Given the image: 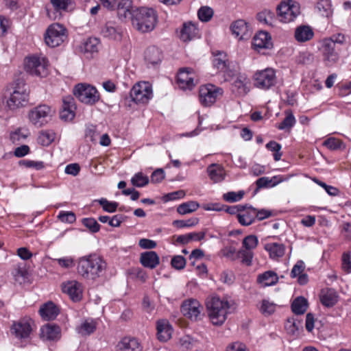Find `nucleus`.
I'll return each mask as SVG.
<instances>
[{"instance_id": "4d7b16f0", "label": "nucleus", "mask_w": 351, "mask_h": 351, "mask_svg": "<svg viewBox=\"0 0 351 351\" xmlns=\"http://www.w3.org/2000/svg\"><path fill=\"white\" fill-rule=\"evenodd\" d=\"M321 14L326 16L329 17L332 15L331 5L327 1H321L317 3V5Z\"/></svg>"}, {"instance_id": "cd10ccee", "label": "nucleus", "mask_w": 351, "mask_h": 351, "mask_svg": "<svg viewBox=\"0 0 351 351\" xmlns=\"http://www.w3.org/2000/svg\"><path fill=\"white\" fill-rule=\"evenodd\" d=\"M119 351H142L143 346L138 339L124 337L117 345Z\"/></svg>"}, {"instance_id": "6e6d98bb", "label": "nucleus", "mask_w": 351, "mask_h": 351, "mask_svg": "<svg viewBox=\"0 0 351 351\" xmlns=\"http://www.w3.org/2000/svg\"><path fill=\"white\" fill-rule=\"evenodd\" d=\"M82 223L93 233L97 232L100 229V225L93 218H84L82 220Z\"/></svg>"}, {"instance_id": "680f3d73", "label": "nucleus", "mask_w": 351, "mask_h": 351, "mask_svg": "<svg viewBox=\"0 0 351 351\" xmlns=\"http://www.w3.org/2000/svg\"><path fill=\"white\" fill-rule=\"evenodd\" d=\"M324 145L331 150H336L341 148L343 143L337 138H329L324 142Z\"/></svg>"}, {"instance_id": "49530a36", "label": "nucleus", "mask_w": 351, "mask_h": 351, "mask_svg": "<svg viewBox=\"0 0 351 351\" xmlns=\"http://www.w3.org/2000/svg\"><path fill=\"white\" fill-rule=\"evenodd\" d=\"M266 148L274 152V158L276 161H278L280 160L282 156V152H280V144L274 141H271L266 144Z\"/></svg>"}, {"instance_id": "2eb2a0df", "label": "nucleus", "mask_w": 351, "mask_h": 351, "mask_svg": "<svg viewBox=\"0 0 351 351\" xmlns=\"http://www.w3.org/2000/svg\"><path fill=\"white\" fill-rule=\"evenodd\" d=\"M324 62L327 66H332L339 60V53L332 41L324 39L320 49Z\"/></svg>"}, {"instance_id": "bb28decb", "label": "nucleus", "mask_w": 351, "mask_h": 351, "mask_svg": "<svg viewBox=\"0 0 351 351\" xmlns=\"http://www.w3.org/2000/svg\"><path fill=\"white\" fill-rule=\"evenodd\" d=\"M39 313L44 320H53L59 314V309L54 303L48 302L40 306Z\"/></svg>"}, {"instance_id": "4468645a", "label": "nucleus", "mask_w": 351, "mask_h": 351, "mask_svg": "<svg viewBox=\"0 0 351 351\" xmlns=\"http://www.w3.org/2000/svg\"><path fill=\"white\" fill-rule=\"evenodd\" d=\"M32 319L28 317L14 322L10 328L11 334L19 339L29 338L32 331Z\"/></svg>"}, {"instance_id": "603ef678", "label": "nucleus", "mask_w": 351, "mask_h": 351, "mask_svg": "<svg viewBox=\"0 0 351 351\" xmlns=\"http://www.w3.org/2000/svg\"><path fill=\"white\" fill-rule=\"evenodd\" d=\"M55 138V134L51 131H43L38 136L39 142L44 146L49 145Z\"/></svg>"}, {"instance_id": "5fc2aeb1", "label": "nucleus", "mask_w": 351, "mask_h": 351, "mask_svg": "<svg viewBox=\"0 0 351 351\" xmlns=\"http://www.w3.org/2000/svg\"><path fill=\"white\" fill-rule=\"evenodd\" d=\"M58 265L64 269H70L75 266L74 258L71 256H65L54 260Z\"/></svg>"}, {"instance_id": "5701e85b", "label": "nucleus", "mask_w": 351, "mask_h": 351, "mask_svg": "<svg viewBox=\"0 0 351 351\" xmlns=\"http://www.w3.org/2000/svg\"><path fill=\"white\" fill-rule=\"evenodd\" d=\"M157 336L160 341H167L171 337L173 328L167 319H161L156 324Z\"/></svg>"}, {"instance_id": "72a5a7b5", "label": "nucleus", "mask_w": 351, "mask_h": 351, "mask_svg": "<svg viewBox=\"0 0 351 351\" xmlns=\"http://www.w3.org/2000/svg\"><path fill=\"white\" fill-rule=\"evenodd\" d=\"M338 295L332 289H327L322 291L320 300L322 304L326 307L333 306L337 302Z\"/></svg>"}, {"instance_id": "423d86ee", "label": "nucleus", "mask_w": 351, "mask_h": 351, "mask_svg": "<svg viewBox=\"0 0 351 351\" xmlns=\"http://www.w3.org/2000/svg\"><path fill=\"white\" fill-rule=\"evenodd\" d=\"M53 110L47 105H39L32 108L28 113L29 121L36 127L40 128L47 123L53 115Z\"/></svg>"}, {"instance_id": "dca6fc26", "label": "nucleus", "mask_w": 351, "mask_h": 351, "mask_svg": "<svg viewBox=\"0 0 351 351\" xmlns=\"http://www.w3.org/2000/svg\"><path fill=\"white\" fill-rule=\"evenodd\" d=\"M101 34L106 38L119 41L122 38L123 30L117 22L109 21L101 28Z\"/></svg>"}, {"instance_id": "ddd939ff", "label": "nucleus", "mask_w": 351, "mask_h": 351, "mask_svg": "<svg viewBox=\"0 0 351 351\" xmlns=\"http://www.w3.org/2000/svg\"><path fill=\"white\" fill-rule=\"evenodd\" d=\"M177 82L181 89L192 90L198 83L197 75L191 68H182L178 73Z\"/></svg>"}, {"instance_id": "6ab92c4d", "label": "nucleus", "mask_w": 351, "mask_h": 351, "mask_svg": "<svg viewBox=\"0 0 351 351\" xmlns=\"http://www.w3.org/2000/svg\"><path fill=\"white\" fill-rule=\"evenodd\" d=\"M76 106L73 97L69 95L62 99V109L60 117L65 121H71L75 117Z\"/></svg>"}, {"instance_id": "6e6552de", "label": "nucleus", "mask_w": 351, "mask_h": 351, "mask_svg": "<svg viewBox=\"0 0 351 351\" xmlns=\"http://www.w3.org/2000/svg\"><path fill=\"white\" fill-rule=\"evenodd\" d=\"M253 80L254 86L263 90H269L277 83L276 71L271 68L257 71Z\"/></svg>"}, {"instance_id": "aec40b11", "label": "nucleus", "mask_w": 351, "mask_h": 351, "mask_svg": "<svg viewBox=\"0 0 351 351\" xmlns=\"http://www.w3.org/2000/svg\"><path fill=\"white\" fill-rule=\"evenodd\" d=\"M60 328L55 324H47L40 328V337L43 341H56L60 339Z\"/></svg>"}, {"instance_id": "a878e982", "label": "nucleus", "mask_w": 351, "mask_h": 351, "mask_svg": "<svg viewBox=\"0 0 351 351\" xmlns=\"http://www.w3.org/2000/svg\"><path fill=\"white\" fill-rule=\"evenodd\" d=\"M213 64L219 72L228 73V60L227 55L223 51H217L213 52Z\"/></svg>"}, {"instance_id": "f3484780", "label": "nucleus", "mask_w": 351, "mask_h": 351, "mask_svg": "<svg viewBox=\"0 0 351 351\" xmlns=\"http://www.w3.org/2000/svg\"><path fill=\"white\" fill-rule=\"evenodd\" d=\"M202 306L200 303L195 299L185 300L181 306L182 314L191 320L197 321L200 315Z\"/></svg>"}, {"instance_id": "393cba45", "label": "nucleus", "mask_w": 351, "mask_h": 351, "mask_svg": "<svg viewBox=\"0 0 351 351\" xmlns=\"http://www.w3.org/2000/svg\"><path fill=\"white\" fill-rule=\"evenodd\" d=\"M314 36L313 28L309 25H301L295 29L294 37L298 43L311 40Z\"/></svg>"}, {"instance_id": "69168bd1", "label": "nucleus", "mask_w": 351, "mask_h": 351, "mask_svg": "<svg viewBox=\"0 0 351 351\" xmlns=\"http://www.w3.org/2000/svg\"><path fill=\"white\" fill-rule=\"evenodd\" d=\"M276 304L268 300H263L261 311L265 315H271L275 311Z\"/></svg>"}, {"instance_id": "c9c22d12", "label": "nucleus", "mask_w": 351, "mask_h": 351, "mask_svg": "<svg viewBox=\"0 0 351 351\" xmlns=\"http://www.w3.org/2000/svg\"><path fill=\"white\" fill-rule=\"evenodd\" d=\"M257 280L262 287H268L276 285L278 281V277L274 271H267L260 274Z\"/></svg>"}, {"instance_id": "c03bdc74", "label": "nucleus", "mask_w": 351, "mask_h": 351, "mask_svg": "<svg viewBox=\"0 0 351 351\" xmlns=\"http://www.w3.org/2000/svg\"><path fill=\"white\" fill-rule=\"evenodd\" d=\"M131 182L136 187H143L149 183V178L143 173L138 172L132 178Z\"/></svg>"}, {"instance_id": "ea45409f", "label": "nucleus", "mask_w": 351, "mask_h": 351, "mask_svg": "<svg viewBox=\"0 0 351 351\" xmlns=\"http://www.w3.org/2000/svg\"><path fill=\"white\" fill-rule=\"evenodd\" d=\"M199 207L198 202L195 201H189L180 204L177 207V212L180 215H187L195 212Z\"/></svg>"}, {"instance_id": "338daca9", "label": "nucleus", "mask_w": 351, "mask_h": 351, "mask_svg": "<svg viewBox=\"0 0 351 351\" xmlns=\"http://www.w3.org/2000/svg\"><path fill=\"white\" fill-rule=\"evenodd\" d=\"M342 269L347 274L351 272V255L350 253L344 252L342 255Z\"/></svg>"}, {"instance_id": "774afa93", "label": "nucleus", "mask_w": 351, "mask_h": 351, "mask_svg": "<svg viewBox=\"0 0 351 351\" xmlns=\"http://www.w3.org/2000/svg\"><path fill=\"white\" fill-rule=\"evenodd\" d=\"M58 217L61 221L70 223H73L76 219L75 215L73 212L61 211Z\"/></svg>"}, {"instance_id": "f03ea898", "label": "nucleus", "mask_w": 351, "mask_h": 351, "mask_svg": "<svg viewBox=\"0 0 351 351\" xmlns=\"http://www.w3.org/2000/svg\"><path fill=\"white\" fill-rule=\"evenodd\" d=\"M157 19V14L154 9L141 8L136 9L132 17V25L140 32H150L155 28Z\"/></svg>"}, {"instance_id": "4be33fe9", "label": "nucleus", "mask_w": 351, "mask_h": 351, "mask_svg": "<svg viewBox=\"0 0 351 351\" xmlns=\"http://www.w3.org/2000/svg\"><path fill=\"white\" fill-rule=\"evenodd\" d=\"M252 45L258 51L263 49H271L273 46L271 36L266 32H258L253 38Z\"/></svg>"}, {"instance_id": "473e14b6", "label": "nucleus", "mask_w": 351, "mask_h": 351, "mask_svg": "<svg viewBox=\"0 0 351 351\" xmlns=\"http://www.w3.org/2000/svg\"><path fill=\"white\" fill-rule=\"evenodd\" d=\"M207 172L214 182H221L225 178V170L220 165L211 164L208 167Z\"/></svg>"}, {"instance_id": "f257e3e1", "label": "nucleus", "mask_w": 351, "mask_h": 351, "mask_svg": "<svg viewBox=\"0 0 351 351\" xmlns=\"http://www.w3.org/2000/svg\"><path fill=\"white\" fill-rule=\"evenodd\" d=\"M106 269V263L95 254L84 256L77 260V271L86 279H97L103 274Z\"/></svg>"}, {"instance_id": "a18cd8bd", "label": "nucleus", "mask_w": 351, "mask_h": 351, "mask_svg": "<svg viewBox=\"0 0 351 351\" xmlns=\"http://www.w3.org/2000/svg\"><path fill=\"white\" fill-rule=\"evenodd\" d=\"M274 14L268 10L259 12L257 15L258 20L267 25H271L274 21Z\"/></svg>"}, {"instance_id": "bf43d9fd", "label": "nucleus", "mask_w": 351, "mask_h": 351, "mask_svg": "<svg viewBox=\"0 0 351 351\" xmlns=\"http://www.w3.org/2000/svg\"><path fill=\"white\" fill-rule=\"evenodd\" d=\"M98 202L102 206L103 209L108 213L115 212L118 206V203L108 202L105 198H101L99 199Z\"/></svg>"}, {"instance_id": "0e129e2a", "label": "nucleus", "mask_w": 351, "mask_h": 351, "mask_svg": "<svg viewBox=\"0 0 351 351\" xmlns=\"http://www.w3.org/2000/svg\"><path fill=\"white\" fill-rule=\"evenodd\" d=\"M54 9L57 11L66 10L71 3V0H50Z\"/></svg>"}, {"instance_id": "39448f33", "label": "nucleus", "mask_w": 351, "mask_h": 351, "mask_svg": "<svg viewBox=\"0 0 351 351\" xmlns=\"http://www.w3.org/2000/svg\"><path fill=\"white\" fill-rule=\"evenodd\" d=\"M28 97L24 83L19 81L14 84V90L7 100V107L11 110L23 107L28 103Z\"/></svg>"}, {"instance_id": "a19ab883", "label": "nucleus", "mask_w": 351, "mask_h": 351, "mask_svg": "<svg viewBox=\"0 0 351 351\" xmlns=\"http://www.w3.org/2000/svg\"><path fill=\"white\" fill-rule=\"evenodd\" d=\"M99 41L95 38H90L86 40L82 47V51L85 53H94L98 51Z\"/></svg>"}, {"instance_id": "f704fd0d", "label": "nucleus", "mask_w": 351, "mask_h": 351, "mask_svg": "<svg viewBox=\"0 0 351 351\" xmlns=\"http://www.w3.org/2000/svg\"><path fill=\"white\" fill-rule=\"evenodd\" d=\"M248 79L244 75L238 76L232 84L233 91L239 95H245L249 92Z\"/></svg>"}, {"instance_id": "e433bc0d", "label": "nucleus", "mask_w": 351, "mask_h": 351, "mask_svg": "<svg viewBox=\"0 0 351 351\" xmlns=\"http://www.w3.org/2000/svg\"><path fill=\"white\" fill-rule=\"evenodd\" d=\"M231 31L234 35L243 38L248 34L247 23L242 19L234 21L230 26Z\"/></svg>"}, {"instance_id": "412c9836", "label": "nucleus", "mask_w": 351, "mask_h": 351, "mask_svg": "<svg viewBox=\"0 0 351 351\" xmlns=\"http://www.w3.org/2000/svg\"><path fill=\"white\" fill-rule=\"evenodd\" d=\"M117 16L119 19L131 20L135 14L136 9L133 6L132 0H121L117 4Z\"/></svg>"}, {"instance_id": "a211bd4d", "label": "nucleus", "mask_w": 351, "mask_h": 351, "mask_svg": "<svg viewBox=\"0 0 351 351\" xmlns=\"http://www.w3.org/2000/svg\"><path fill=\"white\" fill-rule=\"evenodd\" d=\"M62 290L74 302H78L82 298V285L76 280H69L62 283Z\"/></svg>"}, {"instance_id": "79ce46f5", "label": "nucleus", "mask_w": 351, "mask_h": 351, "mask_svg": "<svg viewBox=\"0 0 351 351\" xmlns=\"http://www.w3.org/2000/svg\"><path fill=\"white\" fill-rule=\"evenodd\" d=\"M98 219L101 223H108L112 227H119L123 220V217L121 215H116L110 218L105 215L100 216Z\"/></svg>"}, {"instance_id": "13d9d810", "label": "nucleus", "mask_w": 351, "mask_h": 351, "mask_svg": "<svg viewBox=\"0 0 351 351\" xmlns=\"http://www.w3.org/2000/svg\"><path fill=\"white\" fill-rule=\"evenodd\" d=\"M313 181L317 184L319 186H322L325 189L326 193L330 196H337L339 193V191L337 188L334 187L332 186H330L326 184L325 182L319 180L318 179L315 178Z\"/></svg>"}, {"instance_id": "b1692460", "label": "nucleus", "mask_w": 351, "mask_h": 351, "mask_svg": "<svg viewBox=\"0 0 351 351\" xmlns=\"http://www.w3.org/2000/svg\"><path fill=\"white\" fill-rule=\"evenodd\" d=\"M140 263L143 267L153 269L159 265L160 258L156 252L147 251L141 254Z\"/></svg>"}, {"instance_id": "f8f14e48", "label": "nucleus", "mask_w": 351, "mask_h": 351, "mask_svg": "<svg viewBox=\"0 0 351 351\" xmlns=\"http://www.w3.org/2000/svg\"><path fill=\"white\" fill-rule=\"evenodd\" d=\"M47 66L48 61L44 57L31 56L25 60V69L32 75L46 76Z\"/></svg>"}, {"instance_id": "0eeeda50", "label": "nucleus", "mask_w": 351, "mask_h": 351, "mask_svg": "<svg viewBox=\"0 0 351 351\" xmlns=\"http://www.w3.org/2000/svg\"><path fill=\"white\" fill-rule=\"evenodd\" d=\"M223 94V90L221 88L212 84H207L199 87V100L202 106L206 107L210 106Z\"/></svg>"}, {"instance_id": "c85d7f7f", "label": "nucleus", "mask_w": 351, "mask_h": 351, "mask_svg": "<svg viewBox=\"0 0 351 351\" xmlns=\"http://www.w3.org/2000/svg\"><path fill=\"white\" fill-rule=\"evenodd\" d=\"M264 249L269 253L271 259H278L283 256L285 252V245L277 242L267 243Z\"/></svg>"}, {"instance_id": "052dcab7", "label": "nucleus", "mask_w": 351, "mask_h": 351, "mask_svg": "<svg viewBox=\"0 0 351 351\" xmlns=\"http://www.w3.org/2000/svg\"><path fill=\"white\" fill-rule=\"evenodd\" d=\"M186 259L180 255L174 256L171 261V266L178 270L183 269L186 266Z\"/></svg>"}, {"instance_id": "864d4df0", "label": "nucleus", "mask_w": 351, "mask_h": 351, "mask_svg": "<svg viewBox=\"0 0 351 351\" xmlns=\"http://www.w3.org/2000/svg\"><path fill=\"white\" fill-rule=\"evenodd\" d=\"M199 219L197 217L189 219L187 220H175L173 221V225L178 228L185 227H192L197 225Z\"/></svg>"}, {"instance_id": "9d476101", "label": "nucleus", "mask_w": 351, "mask_h": 351, "mask_svg": "<svg viewBox=\"0 0 351 351\" xmlns=\"http://www.w3.org/2000/svg\"><path fill=\"white\" fill-rule=\"evenodd\" d=\"M277 12L278 16L281 22L290 23L293 21L300 14V5L292 0L283 1L278 6Z\"/></svg>"}, {"instance_id": "c756f323", "label": "nucleus", "mask_w": 351, "mask_h": 351, "mask_svg": "<svg viewBox=\"0 0 351 351\" xmlns=\"http://www.w3.org/2000/svg\"><path fill=\"white\" fill-rule=\"evenodd\" d=\"M145 60L152 65L158 64L161 62L162 52L155 46L149 47L145 51Z\"/></svg>"}, {"instance_id": "58836bf2", "label": "nucleus", "mask_w": 351, "mask_h": 351, "mask_svg": "<svg viewBox=\"0 0 351 351\" xmlns=\"http://www.w3.org/2000/svg\"><path fill=\"white\" fill-rule=\"evenodd\" d=\"M285 119L277 125V128L280 130H290L296 123L295 118L291 110H285Z\"/></svg>"}, {"instance_id": "2f4dec72", "label": "nucleus", "mask_w": 351, "mask_h": 351, "mask_svg": "<svg viewBox=\"0 0 351 351\" xmlns=\"http://www.w3.org/2000/svg\"><path fill=\"white\" fill-rule=\"evenodd\" d=\"M237 218L242 226L251 225L255 221L254 208L250 206L246 210L244 208L241 212L237 215Z\"/></svg>"}, {"instance_id": "3c124183", "label": "nucleus", "mask_w": 351, "mask_h": 351, "mask_svg": "<svg viewBox=\"0 0 351 351\" xmlns=\"http://www.w3.org/2000/svg\"><path fill=\"white\" fill-rule=\"evenodd\" d=\"M244 196V192L239 191L238 192L230 191L223 195V198L228 202H236L240 201Z\"/></svg>"}, {"instance_id": "09e8293b", "label": "nucleus", "mask_w": 351, "mask_h": 351, "mask_svg": "<svg viewBox=\"0 0 351 351\" xmlns=\"http://www.w3.org/2000/svg\"><path fill=\"white\" fill-rule=\"evenodd\" d=\"M96 329L95 324L93 322H84L77 329V331L82 335L86 336L93 333Z\"/></svg>"}, {"instance_id": "7c9ffc66", "label": "nucleus", "mask_w": 351, "mask_h": 351, "mask_svg": "<svg viewBox=\"0 0 351 351\" xmlns=\"http://www.w3.org/2000/svg\"><path fill=\"white\" fill-rule=\"evenodd\" d=\"M199 30L195 24L189 22L184 23L180 32V39L184 42L191 40L198 34Z\"/></svg>"}, {"instance_id": "8fccbe9b", "label": "nucleus", "mask_w": 351, "mask_h": 351, "mask_svg": "<svg viewBox=\"0 0 351 351\" xmlns=\"http://www.w3.org/2000/svg\"><path fill=\"white\" fill-rule=\"evenodd\" d=\"M213 10L208 6H203L198 10V17L200 21L207 22L211 19L213 16Z\"/></svg>"}, {"instance_id": "7ed1b4c3", "label": "nucleus", "mask_w": 351, "mask_h": 351, "mask_svg": "<svg viewBox=\"0 0 351 351\" xmlns=\"http://www.w3.org/2000/svg\"><path fill=\"white\" fill-rule=\"evenodd\" d=\"M209 318L214 325H221L227 318L229 303L218 297H212L206 301Z\"/></svg>"}, {"instance_id": "e2e57ef3", "label": "nucleus", "mask_w": 351, "mask_h": 351, "mask_svg": "<svg viewBox=\"0 0 351 351\" xmlns=\"http://www.w3.org/2000/svg\"><path fill=\"white\" fill-rule=\"evenodd\" d=\"M20 165L27 168H33L36 170H40L44 168V163L42 161H34L31 160H23L20 161Z\"/></svg>"}, {"instance_id": "37998d69", "label": "nucleus", "mask_w": 351, "mask_h": 351, "mask_svg": "<svg viewBox=\"0 0 351 351\" xmlns=\"http://www.w3.org/2000/svg\"><path fill=\"white\" fill-rule=\"evenodd\" d=\"M197 341L189 335L180 339V346L182 351H188L196 346Z\"/></svg>"}, {"instance_id": "1a4fd4ad", "label": "nucleus", "mask_w": 351, "mask_h": 351, "mask_svg": "<svg viewBox=\"0 0 351 351\" xmlns=\"http://www.w3.org/2000/svg\"><path fill=\"white\" fill-rule=\"evenodd\" d=\"M73 94L81 102L86 104H95L99 99L97 89L86 84H77L73 89Z\"/></svg>"}, {"instance_id": "4c0bfd02", "label": "nucleus", "mask_w": 351, "mask_h": 351, "mask_svg": "<svg viewBox=\"0 0 351 351\" xmlns=\"http://www.w3.org/2000/svg\"><path fill=\"white\" fill-rule=\"evenodd\" d=\"M308 308V302L304 297L296 298L291 304L292 311L296 315L304 314Z\"/></svg>"}, {"instance_id": "9b49d317", "label": "nucleus", "mask_w": 351, "mask_h": 351, "mask_svg": "<svg viewBox=\"0 0 351 351\" xmlns=\"http://www.w3.org/2000/svg\"><path fill=\"white\" fill-rule=\"evenodd\" d=\"M130 97L136 104H147L152 97V88L147 82L135 84L130 93Z\"/></svg>"}, {"instance_id": "20e7f679", "label": "nucleus", "mask_w": 351, "mask_h": 351, "mask_svg": "<svg viewBox=\"0 0 351 351\" xmlns=\"http://www.w3.org/2000/svg\"><path fill=\"white\" fill-rule=\"evenodd\" d=\"M44 38L47 46L58 47L66 40L67 30L60 23H53L47 29Z\"/></svg>"}, {"instance_id": "de8ad7c7", "label": "nucleus", "mask_w": 351, "mask_h": 351, "mask_svg": "<svg viewBox=\"0 0 351 351\" xmlns=\"http://www.w3.org/2000/svg\"><path fill=\"white\" fill-rule=\"evenodd\" d=\"M243 247L245 250H251L256 247L258 240L256 236L251 234L245 237L243 240Z\"/></svg>"}]
</instances>
